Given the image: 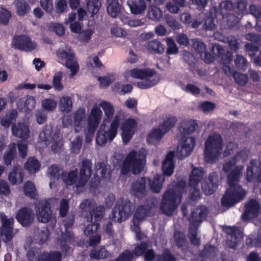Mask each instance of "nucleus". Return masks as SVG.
<instances>
[{
	"label": "nucleus",
	"mask_w": 261,
	"mask_h": 261,
	"mask_svg": "<svg viewBox=\"0 0 261 261\" xmlns=\"http://www.w3.org/2000/svg\"><path fill=\"white\" fill-rule=\"evenodd\" d=\"M166 133H164V130L160 128L153 129L148 135L147 137V142L149 144H154L156 142L161 140Z\"/></svg>",
	"instance_id": "nucleus-42"
},
{
	"label": "nucleus",
	"mask_w": 261,
	"mask_h": 261,
	"mask_svg": "<svg viewBox=\"0 0 261 261\" xmlns=\"http://www.w3.org/2000/svg\"><path fill=\"white\" fill-rule=\"evenodd\" d=\"M79 177L77 187H84L92 174V163L90 159H84L79 164Z\"/></svg>",
	"instance_id": "nucleus-13"
},
{
	"label": "nucleus",
	"mask_w": 261,
	"mask_h": 261,
	"mask_svg": "<svg viewBox=\"0 0 261 261\" xmlns=\"http://www.w3.org/2000/svg\"><path fill=\"white\" fill-rule=\"evenodd\" d=\"M63 181L68 186H72L78 183V170L76 168L69 172L63 171L61 175Z\"/></svg>",
	"instance_id": "nucleus-36"
},
{
	"label": "nucleus",
	"mask_w": 261,
	"mask_h": 261,
	"mask_svg": "<svg viewBox=\"0 0 261 261\" xmlns=\"http://www.w3.org/2000/svg\"><path fill=\"white\" fill-rule=\"evenodd\" d=\"M226 233L229 236L228 239L231 244V248H236L240 241V238L242 237L241 232L236 226H233L228 227Z\"/></svg>",
	"instance_id": "nucleus-35"
},
{
	"label": "nucleus",
	"mask_w": 261,
	"mask_h": 261,
	"mask_svg": "<svg viewBox=\"0 0 261 261\" xmlns=\"http://www.w3.org/2000/svg\"><path fill=\"white\" fill-rule=\"evenodd\" d=\"M246 194L245 190L241 186H229L221 198V204L226 207H231L242 200Z\"/></svg>",
	"instance_id": "nucleus-10"
},
{
	"label": "nucleus",
	"mask_w": 261,
	"mask_h": 261,
	"mask_svg": "<svg viewBox=\"0 0 261 261\" xmlns=\"http://www.w3.org/2000/svg\"><path fill=\"white\" fill-rule=\"evenodd\" d=\"M147 50L152 54H161L164 52V48L162 43L156 40L148 42L146 46Z\"/></svg>",
	"instance_id": "nucleus-45"
},
{
	"label": "nucleus",
	"mask_w": 261,
	"mask_h": 261,
	"mask_svg": "<svg viewBox=\"0 0 261 261\" xmlns=\"http://www.w3.org/2000/svg\"><path fill=\"white\" fill-rule=\"evenodd\" d=\"M173 238L175 245L178 248L182 250L186 245L187 239L185 234L180 231H176L174 232Z\"/></svg>",
	"instance_id": "nucleus-49"
},
{
	"label": "nucleus",
	"mask_w": 261,
	"mask_h": 261,
	"mask_svg": "<svg viewBox=\"0 0 261 261\" xmlns=\"http://www.w3.org/2000/svg\"><path fill=\"white\" fill-rule=\"evenodd\" d=\"M12 47L20 50L31 51L36 48V44L25 35L15 36L11 43Z\"/></svg>",
	"instance_id": "nucleus-15"
},
{
	"label": "nucleus",
	"mask_w": 261,
	"mask_h": 261,
	"mask_svg": "<svg viewBox=\"0 0 261 261\" xmlns=\"http://www.w3.org/2000/svg\"><path fill=\"white\" fill-rule=\"evenodd\" d=\"M174 157L175 154L173 151H170L166 155L162 166L164 175L170 176L173 174L175 168Z\"/></svg>",
	"instance_id": "nucleus-25"
},
{
	"label": "nucleus",
	"mask_w": 261,
	"mask_h": 261,
	"mask_svg": "<svg viewBox=\"0 0 261 261\" xmlns=\"http://www.w3.org/2000/svg\"><path fill=\"white\" fill-rule=\"evenodd\" d=\"M62 77L63 73L61 71L55 73L53 76L52 87L57 91H62L64 88L61 82Z\"/></svg>",
	"instance_id": "nucleus-56"
},
{
	"label": "nucleus",
	"mask_w": 261,
	"mask_h": 261,
	"mask_svg": "<svg viewBox=\"0 0 261 261\" xmlns=\"http://www.w3.org/2000/svg\"><path fill=\"white\" fill-rule=\"evenodd\" d=\"M246 51L253 60L256 66H261V50L253 43H248L245 45Z\"/></svg>",
	"instance_id": "nucleus-26"
},
{
	"label": "nucleus",
	"mask_w": 261,
	"mask_h": 261,
	"mask_svg": "<svg viewBox=\"0 0 261 261\" xmlns=\"http://www.w3.org/2000/svg\"><path fill=\"white\" fill-rule=\"evenodd\" d=\"M233 77L235 82L241 86H245L248 82V77L245 74L235 71L233 72Z\"/></svg>",
	"instance_id": "nucleus-61"
},
{
	"label": "nucleus",
	"mask_w": 261,
	"mask_h": 261,
	"mask_svg": "<svg viewBox=\"0 0 261 261\" xmlns=\"http://www.w3.org/2000/svg\"><path fill=\"white\" fill-rule=\"evenodd\" d=\"M90 256L94 259L106 258L109 256V252L105 247L100 246L97 249H92Z\"/></svg>",
	"instance_id": "nucleus-51"
},
{
	"label": "nucleus",
	"mask_w": 261,
	"mask_h": 261,
	"mask_svg": "<svg viewBox=\"0 0 261 261\" xmlns=\"http://www.w3.org/2000/svg\"><path fill=\"white\" fill-rule=\"evenodd\" d=\"M216 248L214 245L206 244L203 248L199 253V256L202 261H206L208 259L212 258L215 256Z\"/></svg>",
	"instance_id": "nucleus-41"
},
{
	"label": "nucleus",
	"mask_w": 261,
	"mask_h": 261,
	"mask_svg": "<svg viewBox=\"0 0 261 261\" xmlns=\"http://www.w3.org/2000/svg\"><path fill=\"white\" fill-rule=\"evenodd\" d=\"M128 6L132 14L139 15L143 14L146 9L147 4L145 0H128Z\"/></svg>",
	"instance_id": "nucleus-28"
},
{
	"label": "nucleus",
	"mask_w": 261,
	"mask_h": 261,
	"mask_svg": "<svg viewBox=\"0 0 261 261\" xmlns=\"http://www.w3.org/2000/svg\"><path fill=\"white\" fill-rule=\"evenodd\" d=\"M207 210L206 207L201 205L195 208L188 218L190 224L188 236L191 243L195 246H199L200 240L197 238V229L199 224L207 216Z\"/></svg>",
	"instance_id": "nucleus-4"
},
{
	"label": "nucleus",
	"mask_w": 261,
	"mask_h": 261,
	"mask_svg": "<svg viewBox=\"0 0 261 261\" xmlns=\"http://www.w3.org/2000/svg\"><path fill=\"white\" fill-rule=\"evenodd\" d=\"M108 6L107 11L112 17H116L120 12L121 6L118 2H108Z\"/></svg>",
	"instance_id": "nucleus-55"
},
{
	"label": "nucleus",
	"mask_w": 261,
	"mask_h": 261,
	"mask_svg": "<svg viewBox=\"0 0 261 261\" xmlns=\"http://www.w3.org/2000/svg\"><path fill=\"white\" fill-rule=\"evenodd\" d=\"M259 204L255 199H252L245 204V210L241 218L246 221L257 217L259 213Z\"/></svg>",
	"instance_id": "nucleus-21"
},
{
	"label": "nucleus",
	"mask_w": 261,
	"mask_h": 261,
	"mask_svg": "<svg viewBox=\"0 0 261 261\" xmlns=\"http://www.w3.org/2000/svg\"><path fill=\"white\" fill-rule=\"evenodd\" d=\"M2 222L1 234L4 242L8 243L13 237V225L14 220L13 218H8L4 213L0 214Z\"/></svg>",
	"instance_id": "nucleus-14"
},
{
	"label": "nucleus",
	"mask_w": 261,
	"mask_h": 261,
	"mask_svg": "<svg viewBox=\"0 0 261 261\" xmlns=\"http://www.w3.org/2000/svg\"><path fill=\"white\" fill-rule=\"evenodd\" d=\"M99 106L103 110L105 116L106 117L105 121L107 122H110L113 117L115 112L114 106L107 101H102L100 103Z\"/></svg>",
	"instance_id": "nucleus-44"
},
{
	"label": "nucleus",
	"mask_w": 261,
	"mask_h": 261,
	"mask_svg": "<svg viewBox=\"0 0 261 261\" xmlns=\"http://www.w3.org/2000/svg\"><path fill=\"white\" fill-rule=\"evenodd\" d=\"M13 4L15 7L16 13L19 17L24 16L31 11L30 5L25 0H15Z\"/></svg>",
	"instance_id": "nucleus-37"
},
{
	"label": "nucleus",
	"mask_w": 261,
	"mask_h": 261,
	"mask_svg": "<svg viewBox=\"0 0 261 261\" xmlns=\"http://www.w3.org/2000/svg\"><path fill=\"white\" fill-rule=\"evenodd\" d=\"M219 186V176L216 172L210 173L208 178L201 184L203 192L207 195H212Z\"/></svg>",
	"instance_id": "nucleus-20"
},
{
	"label": "nucleus",
	"mask_w": 261,
	"mask_h": 261,
	"mask_svg": "<svg viewBox=\"0 0 261 261\" xmlns=\"http://www.w3.org/2000/svg\"><path fill=\"white\" fill-rule=\"evenodd\" d=\"M147 248V243L145 241H141L139 244H137L132 253L136 256H140L144 254Z\"/></svg>",
	"instance_id": "nucleus-59"
},
{
	"label": "nucleus",
	"mask_w": 261,
	"mask_h": 261,
	"mask_svg": "<svg viewBox=\"0 0 261 261\" xmlns=\"http://www.w3.org/2000/svg\"><path fill=\"white\" fill-rule=\"evenodd\" d=\"M12 132L14 136L23 139H28L29 137V130L28 126L23 123H19L17 125L12 126Z\"/></svg>",
	"instance_id": "nucleus-39"
},
{
	"label": "nucleus",
	"mask_w": 261,
	"mask_h": 261,
	"mask_svg": "<svg viewBox=\"0 0 261 261\" xmlns=\"http://www.w3.org/2000/svg\"><path fill=\"white\" fill-rule=\"evenodd\" d=\"M234 64L236 68L245 71L248 67L249 63L247 60L241 55H238L234 60Z\"/></svg>",
	"instance_id": "nucleus-57"
},
{
	"label": "nucleus",
	"mask_w": 261,
	"mask_h": 261,
	"mask_svg": "<svg viewBox=\"0 0 261 261\" xmlns=\"http://www.w3.org/2000/svg\"><path fill=\"white\" fill-rule=\"evenodd\" d=\"M17 116L18 112L16 109H12L10 110L1 118V125L4 128H9L11 125H15Z\"/></svg>",
	"instance_id": "nucleus-30"
},
{
	"label": "nucleus",
	"mask_w": 261,
	"mask_h": 261,
	"mask_svg": "<svg viewBox=\"0 0 261 261\" xmlns=\"http://www.w3.org/2000/svg\"><path fill=\"white\" fill-rule=\"evenodd\" d=\"M95 175L98 177L99 176L101 178L105 177L106 172L107 171V166L103 162H97L95 164Z\"/></svg>",
	"instance_id": "nucleus-60"
},
{
	"label": "nucleus",
	"mask_w": 261,
	"mask_h": 261,
	"mask_svg": "<svg viewBox=\"0 0 261 261\" xmlns=\"http://www.w3.org/2000/svg\"><path fill=\"white\" fill-rule=\"evenodd\" d=\"M211 51L213 55L220 59L222 64H229L232 60V53L229 50L225 51L223 47L218 44L213 45Z\"/></svg>",
	"instance_id": "nucleus-24"
},
{
	"label": "nucleus",
	"mask_w": 261,
	"mask_h": 261,
	"mask_svg": "<svg viewBox=\"0 0 261 261\" xmlns=\"http://www.w3.org/2000/svg\"><path fill=\"white\" fill-rule=\"evenodd\" d=\"M260 163L256 159L251 160L247 168L246 179L250 182L258 181L260 175Z\"/></svg>",
	"instance_id": "nucleus-23"
},
{
	"label": "nucleus",
	"mask_w": 261,
	"mask_h": 261,
	"mask_svg": "<svg viewBox=\"0 0 261 261\" xmlns=\"http://www.w3.org/2000/svg\"><path fill=\"white\" fill-rule=\"evenodd\" d=\"M186 186V181L180 180L174 184L172 189L165 192L160 206L164 214L171 215L177 208L181 201Z\"/></svg>",
	"instance_id": "nucleus-1"
},
{
	"label": "nucleus",
	"mask_w": 261,
	"mask_h": 261,
	"mask_svg": "<svg viewBox=\"0 0 261 261\" xmlns=\"http://www.w3.org/2000/svg\"><path fill=\"white\" fill-rule=\"evenodd\" d=\"M120 121V117L116 115L108 130L105 129V124H102L100 125L96 137V142L98 145L103 146L107 144L108 141H112L115 138L117 134Z\"/></svg>",
	"instance_id": "nucleus-9"
},
{
	"label": "nucleus",
	"mask_w": 261,
	"mask_h": 261,
	"mask_svg": "<svg viewBox=\"0 0 261 261\" xmlns=\"http://www.w3.org/2000/svg\"><path fill=\"white\" fill-rule=\"evenodd\" d=\"M16 156V144L14 143H11L3 155V160L5 165L6 166H10Z\"/></svg>",
	"instance_id": "nucleus-40"
},
{
	"label": "nucleus",
	"mask_w": 261,
	"mask_h": 261,
	"mask_svg": "<svg viewBox=\"0 0 261 261\" xmlns=\"http://www.w3.org/2000/svg\"><path fill=\"white\" fill-rule=\"evenodd\" d=\"M177 121V119L176 116H166L165 119L161 125L162 129L164 130V133H168L174 126Z\"/></svg>",
	"instance_id": "nucleus-52"
},
{
	"label": "nucleus",
	"mask_w": 261,
	"mask_h": 261,
	"mask_svg": "<svg viewBox=\"0 0 261 261\" xmlns=\"http://www.w3.org/2000/svg\"><path fill=\"white\" fill-rule=\"evenodd\" d=\"M134 208L135 205L130 200L118 199L112 210V220L118 223L124 221L131 216Z\"/></svg>",
	"instance_id": "nucleus-6"
},
{
	"label": "nucleus",
	"mask_w": 261,
	"mask_h": 261,
	"mask_svg": "<svg viewBox=\"0 0 261 261\" xmlns=\"http://www.w3.org/2000/svg\"><path fill=\"white\" fill-rule=\"evenodd\" d=\"M69 205L67 199H62L60 202L59 214L61 217L65 218L69 211Z\"/></svg>",
	"instance_id": "nucleus-63"
},
{
	"label": "nucleus",
	"mask_w": 261,
	"mask_h": 261,
	"mask_svg": "<svg viewBox=\"0 0 261 261\" xmlns=\"http://www.w3.org/2000/svg\"><path fill=\"white\" fill-rule=\"evenodd\" d=\"M147 178L141 177L135 180L132 184L130 193L138 199L145 198L147 191L146 187Z\"/></svg>",
	"instance_id": "nucleus-18"
},
{
	"label": "nucleus",
	"mask_w": 261,
	"mask_h": 261,
	"mask_svg": "<svg viewBox=\"0 0 261 261\" xmlns=\"http://www.w3.org/2000/svg\"><path fill=\"white\" fill-rule=\"evenodd\" d=\"M34 213L33 210L28 207H22L19 210L16 215L17 221L23 226L29 227L34 222Z\"/></svg>",
	"instance_id": "nucleus-19"
},
{
	"label": "nucleus",
	"mask_w": 261,
	"mask_h": 261,
	"mask_svg": "<svg viewBox=\"0 0 261 261\" xmlns=\"http://www.w3.org/2000/svg\"><path fill=\"white\" fill-rule=\"evenodd\" d=\"M137 127V122L133 118H128L121 124V137L124 144H127L132 139Z\"/></svg>",
	"instance_id": "nucleus-16"
},
{
	"label": "nucleus",
	"mask_w": 261,
	"mask_h": 261,
	"mask_svg": "<svg viewBox=\"0 0 261 261\" xmlns=\"http://www.w3.org/2000/svg\"><path fill=\"white\" fill-rule=\"evenodd\" d=\"M40 167V163L38 160L34 157H30L24 164L25 168L30 173H34L38 171Z\"/></svg>",
	"instance_id": "nucleus-47"
},
{
	"label": "nucleus",
	"mask_w": 261,
	"mask_h": 261,
	"mask_svg": "<svg viewBox=\"0 0 261 261\" xmlns=\"http://www.w3.org/2000/svg\"><path fill=\"white\" fill-rule=\"evenodd\" d=\"M72 108V101L70 97L63 96L59 102V108L61 111L65 113L69 112Z\"/></svg>",
	"instance_id": "nucleus-53"
},
{
	"label": "nucleus",
	"mask_w": 261,
	"mask_h": 261,
	"mask_svg": "<svg viewBox=\"0 0 261 261\" xmlns=\"http://www.w3.org/2000/svg\"><path fill=\"white\" fill-rule=\"evenodd\" d=\"M36 261H62V253L59 251H44L38 256Z\"/></svg>",
	"instance_id": "nucleus-33"
},
{
	"label": "nucleus",
	"mask_w": 261,
	"mask_h": 261,
	"mask_svg": "<svg viewBox=\"0 0 261 261\" xmlns=\"http://www.w3.org/2000/svg\"><path fill=\"white\" fill-rule=\"evenodd\" d=\"M204 174V171L202 167L193 168L189 175V185L190 187L198 186L202 180Z\"/></svg>",
	"instance_id": "nucleus-29"
},
{
	"label": "nucleus",
	"mask_w": 261,
	"mask_h": 261,
	"mask_svg": "<svg viewBox=\"0 0 261 261\" xmlns=\"http://www.w3.org/2000/svg\"><path fill=\"white\" fill-rule=\"evenodd\" d=\"M244 166H237L227 175V182L229 186H240L239 181Z\"/></svg>",
	"instance_id": "nucleus-38"
},
{
	"label": "nucleus",
	"mask_w": 261,
	"mask_h": 261,
	"mask_svg": "<svg viewBox=\"0 0 261 261\" xmlns=\"http://www.w3.org/2000/svg\"><path fill=\"white\" fill-rule=\"evenodd\" d=\"M91 202L88 199H85L80 205L81 210L84 211H90V217L88 218L91 224H88L84 229V233L86 236H91L100 228L99 222L103 218L105 212V208L103 205H99L92 211Z\"/></svg>",
	"instance_id": "nucleus-3"
},
{
	"label": "nucleus",
	"mask_w": 261,
	"mask_h": 261,
	"mask_svg": "<svg viewBox=\"0 0 261 261\" xmlns=\"http://www.w3.org/2000/svg\"><path fill=\"white\" fill-rule=\"evenodd\" d=\"M197 126L198 123L196 120L184 119L181 122L179 130L184 135H188L194 132Z\"/></svg>",
	"instance_id": "nucleus-34"
},
{
	"label": "nucleus",
	"mask_w": 261,
	"mask_h": 261,
	"mask_svg": "<svg viewBox=\"0 0 261 261\" xmlns=\"http://www.w3.org/2000/svg\"><path fill=\"white\" fill-rule=\"evenodd\" d=\"M57 105V103L54 99L45 98L42 102L43 108L48 111H51L55 109Z\"/></svg>",
	"instance_id": "nucleus-64"
},
{
	"label": "nucleus",
	"mask_w": 261,
	"mask_h": 261,
	"mask_svg": "<svg viewBox=\"0 0 261 261\" xmlns=\"http://www.w3.org/2000/svg\"><path fill=\"white\" fill-rule=\"evenodd\" d=\"M102 112L97 106H94L88 116V126L86 132V138L93 137L95 132L98 127L102 116Z\"/></svg>",
	"instance_id": "nucleus-11"
},
{
	"label": "nucleus",
	"mask_w": 261,
	"mask_h": 261,
	"mask_svg": "<svg viewBox=\"0 0 261 261\" xmlns=\"http://www.w3.org/2000/svg\"><path fill=\"white\" fill-rule=\"evenodd\" d=\"M147 179L149 181V186L151 191L156 194L160 193L165 180L164 176L162 174H156L154 176L152 179L149 178H147Z\"/></svg>",
	"instance_id": "nucleus-32"
},
{
	"label": "nucleus",
	"mask_w": 261,
	"mask_h": 261,
	"mask_svg": "<svg viewBox=\"0 0 261 261\" xmlns=\"http://www.w3.org/2000/svg\"><path fill=\"white\" fill-rule=\"evenodd\" d=\"M56 54L62 62H65L67 68L71 70V76L76 74L79 69L78 63L74 61V55L69 49L68 51L64 49H59Z\"/></svg>",
	"instance_id": "nucleus-12"
},
{
	"label": "nucleus",
	"mask_w": 261,
	"mask_h": 261,
	"mask_svg": "<svg viewBox=\"0 0 261 261\" xmlns=\"http://www.w3.org/2000/svg\"><path fill=\"white\" fill-rule=\"evenodd\" d=\"M23 178L24 173L20 166L18 165L14 166L8 175L9 181L12 185L21 184L23 181Z\"/></svg>",
	"instance_id": "nucleus-31"
},
{
	"label": "nucleus",
	"mask_w": 261,
	"mask_h": 261,
	"mask_svg": "<svg viewBox=\"0 0 261 261\" xmlns=\"http://www.w3.org/2000/svg\"><path fill=\"white\" fill-rule=\"evenodd\" d=\"M222 135L214 132L211 134L204 143V156L207 163H214L218 159L223 147Z\"/></svg>",
	"instance_id": "nucleus-2"
},
{
	"label": "nucleus",
	"mask_w": 261,
	"mask_h": 261,
	"mask_svg": "<svg viewBox=\"0 0 261 261\" xmlns=\"http://www.w3.org/2000/svg\"><path fill=\"white\" fill-rule=\"evenodd\" d=\"M223 17L225 25L227 29H233L238 27L239 19L234 14L227 13L225 17L223 16Z\"/></svg>",
	"instance_id": "nucleus-48"
},
{
	"label": "nucleus",
	"mask_w": 261,
	"mask_h": 261,
	"mask_svg": "<svg viewBox=\"0 0 261 261\" xmlns=\"http://www.w3.org/2000/svg\"><path fill=\"white\" fill-rule=\"evenodd\" d=\"M158 201L153 197H147L145 198L144 204L140 205L137 208L133 217V222L135 227H139L140 222L145 219L146 217H150L154 214Z\"/></svg>",
	"instance_id": "nucleus-7"
},
{
	"label": "nucleus",
	"mask_w": 261,
	"mask_h": 261,
	"mask_svg": "<svg viewBox=\"0 0 261 261\" xmlns=\"http://www.w3.org/2000/svg\"><path fill=\"white\" fill-rule=\"evenodd\" d=\"M50 234L49 229L47 227H43L39 229L36 235L39 244L42 245L48 239Z\"/></svg>",
	"instance_id": "nucleus-54"
},
{
	"label": "nucleus",
	"mask_w": 261,
	"mask_h": 261,
	"mask_svg": "<svg viewBox=\"0 0 261 261\" xmlns=\"http://www.w3.org/2000/svg\"><path fill=\"white\" fill-rule=\"evenodd\" d=\"M155 74V70L150 68L142 69L134 68L130 71V74L132 77L144 80L137 83L138 87L142 89H149L159 82V76H154Z\"/></svg>",
	"instance_id": "nucleus-5"
},
{
	"label": "nucleus",
	"mask_w": 261,
	"mask_h": 261,
	"mask_svg": "<svg viewBox=\"0 0 261 261\" xmlns=\"http://www.w3.org/2000/svg\"><path fill=\"white\" fill-rule=\"evenodd\" d=\"M182 59L189 65L190 70L195 68L197 61L192 54L189 51H184L182 54Z\"/></svg>",
	"instance_id": "nucleus-58"
},
{
	"label": "nucleus",
	"mask_w": 261,
	"mask_h": 261,
	"mask_svg": "<svg viewBox=\"0 0 261 261\" xmlns=\"http://www.w3.org/2000/svg\"><path fill=\"white\" fill-rule=\"evenodd\" d=\"M163 13L160 8L154 5H150L148 8L147 17L154 21H158L162 18Z\"/></svg>",
	"instance_id": "nucleus-46"
},
{
	"label": "nucleus",
	"mask_w": 261,
	"mask_h": 261,
	"mask_svg": "<svg viewBox=\"0 0 261 261\" xmlns=\"http://www.w3.org/2000/svg\"><path fill=\"white\" fill-rule=\"evenodd\" d=\"M144 168L143 160L138 156L135 150H131L125 158L120 169L121 174L127 175L131 171L134 174H139Z\"/></svg>",
	"instance_id": "nucleus-8"
},
{
	"label": "nucleus",
	"mask_w": 261,
	"mask_h": 261,
	"mask_svg": "<svg viewBox=\"0 0 261 261\" xmlns=\"http://www.w3.org/2000/svg\"><path fill=\"white\" fill-rule=\"evenodd\" d=\"M196 141L194 137H188L179 144L177 147L176 154L180 160L189 156L193 151Z\"/></svg>",
	"instance_id": "nucleus-17"
},
{
	"label": "nucleus",
	"mask_w": 261,
	"mask_h": 261,
	"mask_svg": "<svg viewBox=\"0 0 261 261\" xmlns=\"http://www.w3.org/2000/svg\"><path fill=\"white\" fill-rule=\"evenodd\" d=\"M101 0H87L86 7L88 12L93 16L97 14L101 7Z\"/></svg>",
	"instance_id": "nucleus-50"
},
{
	"label": "nucleus",
	"mask_w": 261,
	"mask_h": 261,
	"mask_svg": "<svg viewBox=\"0 0 261 261\" xmlns=\"http://www.w3.org/2000/svg\"><path fill=\"white\" fill-rule=\"evenodd\" d=\"M38 219L42 223H47L52 218V211L47 201L39 203L35 206Z\"/></svg>",
	"instance_id": "nucleus-22"
},
{
	"label": "nucleus",
	"mask_w": 261,
	"mask_h": 261,
	"mask_svg": "<svg viewBox=\"0 0 261 261\" xmlns=\"http://www.w3.org/2000/svg\"><path fill=\"white\" fill-rule=\"evenodd\" d=\"M85 122V110L84 108H79L74 113L73 116V124L75 132H80L84 126Z\"/></svg>",
	"instance_id": "nucleus-27"
},
{
	"label": "nucleus",
	"mask_w": 261,
	"mask_h": 261,
	"mask_svg": "<svg viewBox=\"0 0 261 261\" xmlns=\"http://www.w3.org/2000/svg\"><path fill=\"white\" fill-rule=\"evenodd\" d=\"M165 18L168 26L173 30H176L180 28V24L173 16L167 14L165 15Z\"/></svg>",
	"instance_id": "nucleus-62"
},
{
	"label": "nucleus",
	"mask_w": 261,
	"mask_h": 261,
	"mask_svg": "<svg viewBox=\"0 0 261 261\" xmlns=\"http://www.w3.org/2000/svg\"><path fill=\"white\" fill-rule=\"evenodd\" d=\"M23 193L24 195L33 199H37L38 193L34 184L31 180L25 182L23 185Z\"/></svg>",
	"instance_id": "nucleus-43"
}]
</instances>
